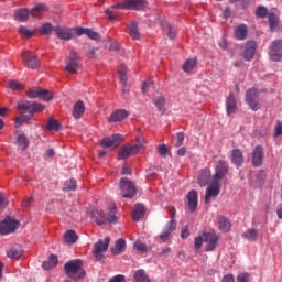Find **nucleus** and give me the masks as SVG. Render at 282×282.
Returning <instances> with one entry per match:
<instances>
[{
    "label": "nucleus",
    "mask_w": 282,
    "mask_h": 282,
    "mask_svg": "<svg viewBox=\"0 0 282 282\" xmlns=\"http://www.w3.org/2000/svg\"><path fill=\"white\" fill-rule=\"evenodd\" d=\"M124 118H129V111L126 109H119L111 113L109 120L110 122H121V120H124Z\"/></svg>",
    "instance_id": "nucleus-26"
},
{
    "label": "nucleus",
    "mask_w": 282,
    "mask_h": 282,
    "mask_svg": "<svg viewBox=\"0 0 282 282\" xmlns=\"http://www.w3.org/2000/svg\"><path fill=\"white\" fill-rule=\"evenodd\" d=\"M17 139H15V144L21 151H25L30 147V141L28 140V137L23 133H15Z\"/></svg>",
    "instance_id": "nucleus-28"
},
{
    "label": "nucleus",
    "mask_w": 282,
    "mask_h": 282,
    "mask_svg": "<svg viewBox=\"0 0 282 282\" xmlns=\"http://www.w3.org/2000/svg\"><path fill=\"white\" fill-rule=\"evenodd\" d=\"M158 151L160 155H163V158H166V155L169 154V148L166 147V144L159 145Z\"/></svg>",
    "instance_id": "nucleus-49"
},
{
    "label": "nucleus",
    "mask_w": 282,
    "mask_h": 282,
    "mask_svg": "<svg viewBox=\"0 0 282 282\" xmlns=\"http://www.w3.org/2000/svg\"><path fill=\"white\" fill-rule=\"evenodd\" d=\"M118 74H119L120 82L122 83L123 91H126V87H127V66H124L122 64L119 65Z\"/></svg>",
    "instance_id": "nucleus-36"
},
{
    "label": "nucleus",
    "mask_w": 282,
    "mask_h": 282,
    "mask_svg": "<svg viewBox=\"0 0 282 282\" xmlns=\"http://www.w3.org/2000/svg\"><path fill=\"white\" fill-rule=\"evenodd\" d=\"M127 248V241L120 238L115 242V246L111 249L112 254H120Z\"/></svg>",
    "instance_id": "nucleus-34"
},
{
    "label": "nucleus",
    "mask_w": 282,
    "mask_h": 282,
    "mask_svg": "<svg viewBox=\"0 0 282 282\" xmlns=\"http://www.w3.org/2000/svg\"><path fill=\"white\" fill-rule=\"evenodd\" d=\"M196 66H197V58L187 59V61L183 64V72H185L186 74H188V72H193V69H195Z\"/></svg>",
    "instance_id": "nucleus-40"
},
{
    "label": "nucleus",
    "mask_w": 282,
    "mask_h": 282,
    "mask_svg": "<svg viewBox=\"0 0 282 282\" xmlns=\"http://www.w3.org/2000/svg\"><path fill=\"white\" fill-rule=\"evenodd\" d=\"M144 213H145L144 205L137 204L132 212V217L134 221H140L144 217Z\"/></svg>",
    "instance_id": "nucleus-32"
},
{
    "label": "nucleus",
    "mask_w": 282,
    "mask_h": 282,
    "mask_svg": "<svg viewBox=\"0 0 282 282\" xmlns=\"http://www.w3.org/2000/svg\"><path fill=\"white\" fill-rule=\"evenodd\" d=\"M124 142V137L122 134H112L111 137H106L101 141V147L109 149V147H120Z\"/></svg>",
    "instance_id": "nucleus-17"
},
{
    "label": "nucleus",
    "mask_w": 282,
    "mask_h": 282,
    "mask_svg": "<svg viewBox=\"0 0 282 282\" xmlns=\"http://www.w3.org/2000/svg\"><path fill=\"white\" fill-rule=\"evenodd\" d=\"M64 239L66 243H76L78 241V235L75 230L69 229L65 232Z\"/></svg>",
    "instance_id": "nucleus-37"
},
{
    "label": "nucleus",
    "mask_w": 282,
    "mask_h": 282,
    "mask_svg": "<svg viewBox=\"0 0 282 282\" xmlns=\"http://www.w3.org/2000/svg\"><path fill=\"white\" fill-rule=\"evenodd\" d=\"M175 228H177V221H175L172 218V220L167 223L163 231L159 235V239H161V241L163 242H166L170 239L173 231H175Z\"/></svg>",
    "instance_id": "nucleus-18"
},
{
    "label": "nucleus",
    "mask_w": 282,
    "mask_h": 282,
    "mask_svg": "<svg viewBox=\"0 0 282 282\" xmlns=\"http://www.w3.org/2000/svg\"><path fill=\"white\" fill-rule=\"evenodd\" d=\"M19 33L22 34V36H25V39H31V36H34V31L28 29L26 26H20Z\"/></svg>",
    "instance_id": "nucleus-45"
},
{
    "label": "nucleus",
    "mask_w": 282,
    "mask_h": 282,
    "mask_svg": "<svg viewBox=\"0 0 282 282\" xmlns=\"http://www.w3.org/2000/svg\"><path fill=\"white\" fill-rule=\"evenodd\" d=\"M8 87L11 91H23V89H25V86H23L19 80H9Z\"/></svg>",
    "instance_id": "nucleus-41"
},
{
    "label": "nucleus",
    "mask_w": 282,
    "mask_h": 282,
    "mask_svg": "<svg viewBox=\"0 0 282 282\" xmlns=\"http://www.w3.org/2000/svg\"><path fill=\"white\" fill-rule=\"evenodd\" d=\"M148 3L145 0H126L121 3H117L111 8L113 10H147Z\"/></svg>",
    "instance_id": "nucleus-6"
},
{
    "label": "nucleus",
    "mask_w": 282,
    "mask_h": 282,
    "mask_svg": "<svg viewBox=\"0 0 282 282\" xmlns=\"http://www.w3.org/2000/svg\"><path fill=\"white\" fill-rule=\"evenodd\" d=\"M269 56L275 63L282 59V40H275L270 45Z\"/></svg>",
    "instance_id": "nucleus-16"
},
{
    "label": "nucleus",
    "mask_w": 282,
    "mask_h": 282,
    "mask_svg": "<svg viewBox=\"0 0 282 282\" xmlns=\"http://www.w3.org/2000/svg\"><path fill=\"white\" fill-rule=\"evenodd\" d=\"M177 141L176 147H182L184 144V132H178L176 134Z\"/></svg>",
    "instance_id": "nucleus-57"
},
{
    "label": "nucleus",
    "mask_w": 282,
    "mask_h": 282,
    "mask_svg": "<svg viewBox=\"0 0 282 282\" xmlns=\"http://www.w3.org/2000/svg\"><path fill=\"white\" fill-rule=\"evenodd\" d=\"M83 34H86L88 39H91V41H99L100 35L96 31H91L90 29L85 28H75V36H83Z\"/></svg>",
    "instance_id": "nucleus-21"
},
{
    "label": "nucleus",
    "mask_w": 282,
    "mask_h": 282,
    "mask_svg": "<svg viewBox=\"0 0 282 282\" xmlns=\"http://www.w3.org/2000/svg\"><path fill=\"white\" fill-rule=\"evenodd\" d=\"M235 39L238 41H246L248 39V26L246 24L238 25L235 31Z\"/></svg>",
    "instance_id": "nucleus-27"
},
{
    "label": "nucleus",
    "mask_w": 282,
    "mask_h": 282,
    "mask_svg": "<svg viewBox=\"0 0 282 282\" xmlns=\"http://www.w3.org/2000/svg\"><path fill=\"white\" fill-rule=\"evenodd\" d=\"M76 180H68L65 182L63 191H76Z\"/></svg>",
    "instance_id": "nucleus-46"
},
{
    "label": "nucleus",
    "mask_w": 282,
    "mask_h": 282,
    "mask_svg": "<svg viewBox=\"0 0 282 282\" xmlns=\"http://www.w3.org/2000/svg\"><path fill=\"white\" fill-rule=\"evenodd\" d=\"M223 282H235V276L227 274L223 278Z\"/></svg>",
    "instance_id": "nucleus-64"
},
{
    "label": "nucleus",
    "mask_w": 282,
    "mask_h": 282,
    "mask_svg": "<svg viewBox=\"0 0 282 282\" xmlns=\"http://www.w3.org/2000/svg\"><path fill=\"white\" fill-rule=\"evenodd\" d=\"M231 162L236 164V166H241L243 164V154L241 150L235 149L231 151Z\"/></svg>",
    "instance_id": "nucleus-33"
},
{
    "label": "nucleus",
    "mask_w": 282,
    "mask_h": 282,
    "mask_svg": "<svg viewBox=\"0 0 282 282\" xmlns=\"http://www.w3.org/2000/svg\"><path fill=\"white\" fill-rule=\"evenodd\" d=\"M256 14L260 17V19H265V17H268V8L259 6L256 10Z\"/></svg>",
    "instance_id": "nucleus-47"
},
{
    "label": "nucleus",
    "mask_w": 282,
    "mask_h": 282,
    "mask_svg": "<svg viewBox=\"0 0 282 282\" xmlns=\"http://www.w3.org/2000/svg\"><path fill=\"white\" fill-rule=\"evenodd\" d=\"M9 259H19L21 257V251L17 249H10L7 251Z\"/></svg>",
    "instance_id": "nucleus-48"
},
{
    "label": "nucleus",
    "mask_w": 282,
    "mask_h": 282,
    "mask_svg": "<svg viewBox=\"0 0 282 282\" xmlns=\"http://www.w3.org/2000/svg\"><path fill=\"white\" fill-rule=\"evenodd\" d=\"M84 113H85V104L83 101H77L73 107V117L76 120H79V118H83Z\"/></svg>",
    "instance_id": "nucleus-30"
},
{
    "label": "nucleus",
    "mask_w": 282,
    "mask_h": 282,
    "mask_svg": "<svg viewBox=\"0 0 282 282\" xmlns=\"http://www.w3.org/2000/svg\"><path fill=\"white\" fill-rule=\"evenodd\" d=\"M42 268H43V270H52V268H54V265H52V262H50V260H47L42 263Z\"/></svg>",
    "instance_id": "nucleus-62"
},
{
    "label": "nucleus",
    "mask_w": 282,
    "mask_h": 282,
    "mask_svg": "<svg viewBox=\"0 0 282 282\" xmlns=\"http://www.w3.org/2000/svg\"><path fill=\"white\" fill-rule=\"evenodd\" d=\"M76 28L73 29H66V28H56L55 34L57 39H61L62 41H72L74 39V34H76Z\"/></svg>",
    "instance_id": "nucleus-19"
},
{
    "label": "nucleus",
    "mask_w": 282,
    "mask_h": 282,
    "mask_svg": "<svg viewBox=\"0 0 282 282\" xmlns=\"http://www.w3.org/2000/svg\"><path fill=\"white\" fill-rule=\"evenodd\" d=\"M257 53V43L254 41H248L245 45L243 58L245 61H252Z\"/></svg>",
    "instance_id": "nucleus-20"
},
{
    "label": "nucleus",
    "mask_w": 282,
    "mask_h": 282,
    "mask_svg": "<svg viewBox=\"0 0 282 282\" xmlns=\"http://www.w3.org/2000/svg\"><path fill=\"white\" fill-rule=\"evenodd\" d=\"M237 282H250V274L241 273L237 276Z\"/></svg>",
    "instance_id": "nucleus-51"
},
{
    "label": "nucleus",
    "mask_w": 282,
    "mask_h": 282,
    "mask_svg": "<svg viewBox=\"0 0 282 282\" xmlns=\"http://www.w3.org/2000/svg\"><path fill=\"white\" fill-rule=\"evenodd\" d=\"M105 14H106V17H107L108 19H116V17H118V15L116 14V12H113V10H111V9H107V10L105 11Z\"/></svg>",
    "instance_id": "nucleus-60"
},
{
    "label": "nucleus",
    "mask_w": 282,
    "mask_h": 282,
    "mask_svg": "<svg viewBox=\"0 0 282 282\" xmlns=\"http://www.w3.org/2000/svg\"><path fill=\"white\" fill-rule=\"evenodd\" d=\"M202 246H204V234L194 239V248L196 252H199V250H202Z\"/></svg>",
    "instance_id": "nucleus-44"
},
{
    "label": "nucleus",
    "mask_w": 282,
    "mask_h": 282,
    "mask_svg": "<svg viewBox=\"0 0 282 282\" xmlns=\"http://www.w3.org/2000/svg\"><path fill=\"white\" fill-rule=\"evenodd\" d=\"M64 270L69 279L78 281L85 279V270H83V261L76 259L70 260L64 265Z\"/></svg>",
    "instance_id": "nucleus-5"
},
{
    "label": "nucleus",
    "mask_w": 282,
    "mask_h": 282,
    "mask_svg": "<svg viewBox=\"0 0 282 282\" xmlns=\"http://www.w3.org/2000/svg\"><path fill=\"white\" fill-rule=\"evenodd\" d=\"M46 129L48 131H58V129H61V124L58 123V121L50 119L46 123Z\"/></svg>",
    "instance_id": "nucleus-43"
},
{
    "label": "nucleus",
    "mask_w": 282,
    "mask_h": 282,
    "mask_svg": "<svg viewBox=\"0 0 282 282\" xmlns=\"http://www.w3.org/2000/svg\"><path fill=\"white\" fill-rule=\"evenodd\" d=\"M43 12H47V6L45 4H37L33 9H19L14 12L15 21H28L30 17L33 19H39L43 15Z\"/></svg>",
    "instance_id": "nucleus-4"
},
{
    "label": "nucleus",
    "mask_w": 282,
    "mask_h": 282,
    "mask_svg": "<svg viewBox=\"0 0 282 282\" xmlns=\"http://www.w3.org/2000/svg\"><path fill=\"white\" fill-rule=\"evenodd\" d=\"M21 58L29 69H39V67H41L39 57H36V55L32 54L30 51H23Z\"/></svg>",
    "instance_id": "nucleus-14"
},
{
    "label": "nucleus",
    "mask_w": 282,
    "mask_h": 282,
    "mask_svg": "<svg viewBox=\"0 0 282 282\" xmlns=\"http://www.w3.org/2000/svg\"><path fill=\"white\" fill-rule=\"evenodd\" d=\"M120 188L123 198L132 199V197L135 196V184H133V182L129 181L127 177L121 178Z\"/></svg>",
    "instance_id": "nucleus-9"
},
{
    "label": "nucleus",
    "mask_w": 282,
    "mask_h": 282,
    "mask_svg": "<svg viewBox=\"0 0 282 282\" xmlns=\"http://www.w3.org/2000/svg\"><path fill=\"white\" fill-rule=\"evenodd\" d=\"M129 35L131 39L134 41H139L140 39V31L138 30V23L137 22H131V24L128 28Z\"/></svg>",
    "instance_id": "nucleus-35"
},
{
    "label": "nucleus",
    "mask_w": 282,
    "mask_h": 282,
    "mask_svg": "<svg viewBox=\"0 0 282 282\" xmlns=\"http://www.w3.org/2000/svg\"><path fill=\"white\" fill-rule=\"evenodd\" d=\"M6 206H8V198L6 194L0 193V208H6Z\"/></svg>",
    "instance_id": "nucleus-54"
},
{
    "label": "nucleus",
    "mask_w": 282,
    "mask_h": 282,
    "mask_svg": "<svg viewBox=\"0 0 282 282\" xmlns=\"http://www.w3.org/2000/svg\"><path fill=\"white\" fill-rule=\"evenodd\" d=\"M32 202H34V198H32V197H24V199L22 200L23 208H28L30 206V204H32Z\"/></svg>",
    "instance_id": "nucleus-59"
},
{
    "label": "nucleus",
    "mask_w": 282,
    "mask_h": 282,
    "mask_svg": "<svg viewBox=\"0 0 282 282\" xmlns=\"http://www.w3.org/2000/svg\"><path fill=\"white\" fill-rule=\"evenodd\" d=\"M251 161L253 166H261L263 164V148L261 145L254 148Z\"/></svg>",
    "instance_id": "nucleus-23"
},
{
    "label": "nucleus",
    "mask_w": 282,
    "mask_h": 282,
    "mask_svg": "<svg viewBox=\"0 0 282 282\" xmlns=\"http://www.w3.org/2000/svg\"><path fill=\"white\" fill-rule=\"evenodd\" d=\"M279 135H282V122L278 121L274 129V138H279Z\"/></svg>",
    "instance_id": "nucleus-50"
},
{
    "label": "nucleus",
    "mask_w": 282,
    "mask_h": 282,
    "mask_svg": "<svg viewBox=\"0 0 282 282\" xmlns=\"http://www.w3.org/2000/svg\"><path fill=\"white\" fill-rule=\"evenodd\" d=\"M109 241H111V238L106 237L105 241L99 240L94 245L93 254L97 261H102L105 259V254L102 253L109 249Z\"/></svg>",
    "instance_id": "nucleus-11"
},
{
    "label": "nucleus",
    "mask_w": 282,
    "mask_h": 282,
    "mask_svg": "<svg viewBox=\"0 0 282 282\" xmlns=\"http://www.w3.org/2000/svg\"><path fill=\"white\" fill-rule=\"evenodd\" d=\"M52 30H54V26H52L50 23H45L41 28V31L43 32V34H50Z\"/></svg>",
    "instance_id": "nucleus-53"
},
{
    "label": "nucleus",
    "mask_w": 282,
    "mask_h": 282,
    "mask_svg": "<svg viewBox=\"0 0 282 282\" xmlns=\"http://www.w3.org/2000/svg\"><path fill=\"white\" fill-rule=\"evenodd\" d=\"M90 217L98 226H102V224H116L118 221V216H116V204H111L109 206V212L107 213V216H105V213L98 209H94L90 213Z\"/></svg>",
    "instance_id": "nucleus-3"
},
{
    "label": "nucleus",
    "mask_w": 282,
    "mask_h": 282,
    "mask_svg": "<svg viewBox=\"0 0 282 282\" xmlns=\"http://www.w3.org/2000/svg\"><path fill=\"white\" fill-rule=\"evenodd\" d=\"M181 237H182V239H188V237H191V231H188V227L184 228L181 231Z\"/></svg>",
    "instance_id": "nucleus-61"
},
{
    "label": "nucleus",
    "mask_w": 282,
    "mask_h": 282,
    "mask_svg": "<svg viewBox=\"0 0 282 282\" xmlns=\"http://www.w3.org/2000/svg\"><path fill=\"white\" fill-rule=\"evenodd\" d=\"M147 142H138L134 145H123L118 154V160H127L131 155H138Z\"/></svg>",
    "instance_id": "nucleus-7"
},
{
    "label": "nucleus",
    "mask_w": 282,
    "mask_h": 282,
    "mask_svg": "<svg viewBox=\"0 0 282 282\" xmlns=\"http://www.w3.org/2000/svg\"><path fill=\"white\" fill-rule=\"evenodd\" d=\"M165 32H167L169 39H175V30H173V26H171L170 24L165 26Z\"/></svg>",
    "instance_id": "nucleus-52"
},
{
    "label": "nucleus",
    "mask_w": 282,
    "mask_h": 282,
    "mask_svg": "<svg viewBox=\"0 0 282 282\" xmlns=\"http://www.w3.org/2000/svg\"><path fill=\"white\" fill-rule=\"evenodd\" d=\"M134 281H137V282H151V279H149V275H147V272H144V270L139 269L134 272Z\"/></svg>",
    "instance_id": "nucleus-38"
},
{
    "label": "nucleus",
    "mask_w": 282,
    "mask_h": 282,
    "mask_svg": "<svg viewBox=\"0 0 282 282\" xmlns=\"http://www.w3.org/2000/svg\"><path fill=\"white\" fill-rule=\"evenodd\" d=\"M19 228V221L12 217H7L2 223H0V235H10Z\"/></svg>",
    "instance_id": "nucleus-15"
},
{
    "label": "nucleus",
    "mask_w": 282,
    "mask_h": 282,
    "mask_svg": "<svg viewBox=\"0 0 282 282\" xmlns=\"http://www.w3.org/2000/svg\"><path fill=\"white\" fill-rule=\"evenodd\" d=\"M242 238L246 239V241H257L259 239V231L254 228H249L242 234Z\"/></svg>",
    "instance_id": "nucleus-31"
},
{
    "label": "nucleus",
    "mask_w": 282,
    "mask_h": 282,
    "mask_svg": "<svg viewBox=\"0 0 282 282\" xmlns=\"http://www.w3.org/2000/svg\"><path fill=\"white\" fill-rule=\"evenodd\" d=\"M218 229L221 230V232H228L231 228L230 220L224 216H219L217 218Z\"/></svg>",
    "instance_id": "nucleus-29"
},
{
    "label": "nucleus",
    "mask_w": 282,
    "mask_h": 282,
    "mask_svg": "<svg viewBox=\"0 0 282 282\" xmlns=\"http://www.w3.org/2000/svg\"><path fill=\"white\" fill-rule=\"evenodd\" d=\"M228 175V163L226 161H219L216 166L215 175L205 192V204H210L213 197H218L221 192V184L219 181L224 180Z\"/></svg>",
    "instance_id": "nucleus-1"
},
{
    "label": "nucleus",
    "mask_w": 282,
    "mask_h": 282,
    "mask_svg": "<svg viewBox=\"0 0 282 282\" xmlns=\"http://www.w3.org/2000/svg\"><path fill=\"white\" fill-rule=\"evenodd\" d=\"M151 87H153V82H151V80L144 82L142 85V93L147 94V91H149V89H151Z\"/></svg>",
    "instance_id": "nucleus-55"
},
{
    "label": "nucleus",
    "mask_w": 282,
    "mask_h": 282,
    "mask_svg": "<svg viewBox=\"0 0 282 282\" xmlns=\"http://www.w3.org/2000/svg\"><path fill=\"white\" fill-rule=\"evenodd\" d=\"M134 247L137 248V250H139L140 252H147V245L142 243V242H135Z\"/></svg>",
    "instance_id": "nucleus-58"
},
{
    "label": "nucleus",
    "mask_w": 282,
    "mask_h": 282,
    "mask_svg": "<svg viewBox=\"0 0 282 282\" xmlns=\"http://www.w3.org/2000/svg\"><path fill=\"white\" fill-rule=\"evenodd\" d=\"M246 102L252 111H259L261 104H259V91L256 88H251L247 91Z\"/></svg>",
    "instance_id": "nucleus-13"
},
{
    "label": "nucleus",
    "mask_w": 282,
    "mask_h": 282,
    "mask_svg": "<svg viewBox=\"0 0 282 282\" xmlns=\"http://www.w3.org/2000/svg\"><path fill=\"white\" fill-rule=\"evenodd\" d=\"M28 98H41L44 102H50V100L54 99V93L43 89V88H31L26 91Z\"/></svg>",
    "instance_id": "nucleus-8"
},
{
    "label": "nucleus",
    "mask_w": 282,
    "mask_h": 282,
    "mask_svg": "<svg viewBox=\"0 0 282 282\" xmlns=\"http://www.w3.org/2000/svg\"><path fill=\"white\" fill-rule=\"evenodd\" d=\"M226 109L227 115L232 116L237 111V99L235 98V94H229L226 100Z\"/></svg>",
    "instance_id": "nucleus-25"
},
{
    "label": "nucleus",
    "mask_w": 282,
    "mask_h": 282,
    "mask_svg": "<svg viewBox=\"0 0 282 282\" xmlns=\"http://www.w3.org/2000/svg\"><path fill=\"white\" fill-rule=\"evenodd\" d=\"M48 261L51 262V265L56 268L58 265V256L51 254L50 258H48Z\"/></svg>",
    "instance_id": "nucleus-56"
},
{
    "label": "nucleus",
    "mask_w": 282,
    "mask_h": 282,
    "mask_svg": "<svg viewBox=\"0 0 282 282\" xmlns=\"http://www.w3.org/2000/svg\"><path fill=\"white\" fill-rule=\"evenodd\" d=\"M118 50H120V44H118V42H112L110 44V52H118Z\"/></svg>",
    "instance_id": "nucleus-63"
},
{
    "label": "nucleus",
    "mask_w": 282,
    "mask_h": 282,
    "mask_svg": "<svg viewBox=\"0 0 282 282\" xmlns=\"http://www.w3.org/2000/svg\"><path fill=\"white\" fill-rule=\"evenodd\" d=\"M210 182H213L210 170L205 169V170L200 171V174L198 176L199 186H210Z\"/></svg>",
    "instance_id": "nucleus-24"
},
{
    "label": "nucleus",
    "mask_w": 282,
    "mask_h": 282,
    "mask_svg": "<svg viewBox=\"0 0 282 282\" xmlns=\"http://www.w3.org/2000/svg\"><path fill=\"white\" fill-rule=\"evenodd\" d=\"M80 69V57L76 52H72L68 57H66L65 72L68 74H76Z\"/></svg>",
    "instance_id": "nucleus-10"
},
{
    "label": "nucleus",
    "mask_w": 282,
    "mask_h": 282,
    "mask_svg": "<svg viewBox=\"0 0 282 282\" xmlns=\"http://www.w3.org/2000/svg\"><path fill=\"white\" fill-rule=\"evenodd\" d=\"M197 204H198L197 191L192 189L187 194V206L191 213H195L197 210Z\"/></svg>",
    "instance_id": "nucleus-22"
},
{
    "label": "nucleus",
    "mask_w": 282,
    "mask_h": 282,
    "mask_svg": "<svg viewBox=\"0 0 282 282\" xmlns=\"http://www.w3.org/2000/svg\"><path fill=\"white\" fill-rule=\"evenodd\" d=\"M269 25L271 30H276L279 26V15L274 13H269Z\"/></svg>",
    "instance_id": "nucleus-42"
},
{
    "label": "nucleus",
    "mask_w": 282,
    "mask_h": 282,
    "mask_svg": "<svg viewBox=\"0 0 282 282\" xmlns=\"http://www.w3.org/2000/svg\"><path fill=\"white\" fill-rule=\"evenodd\" d=\"M153 104L158 107L159 111H164V105H166V99L162 95H155L153 98Z\"/></svg>",
    "instance_id": "nucleus-39"
},
{
    "label": "nucleus",
    "mask_w": 282,
    "mask_h": 282,
    "mask_svg": "<svg viewBox=\"0 0 282 282\" xmlns=\"http://www.w3.org/2000/svg\"><path fill=\"white\" fill-rule=\"evenodd\" d=\"M18 111L22 113L21 117H17L14 124L15 128L23 126V122H28V120L34 117V113H39V111L45 110V106L42 104H31L30 101L19 102L17 105Z\"/></svg>",
    "instance_id": "nucleus-2"
},
{
    "label": "nucleus",
    "mask_w": 282,
    "mask_h": 282,
    "mask_svg": "<svg viewBox=\"0 0 282 282\" xmlns=\"http://www.w3.org/2000/svg\"><path fill=\"white\" fill-rule=\"evenodd\" d=\"M204 241L206 242L205 252H213L217 250V246H219V236L212 232H203Z\"/></svg>",
    "instance_id": "nucleus-12"
}]
</instances>
